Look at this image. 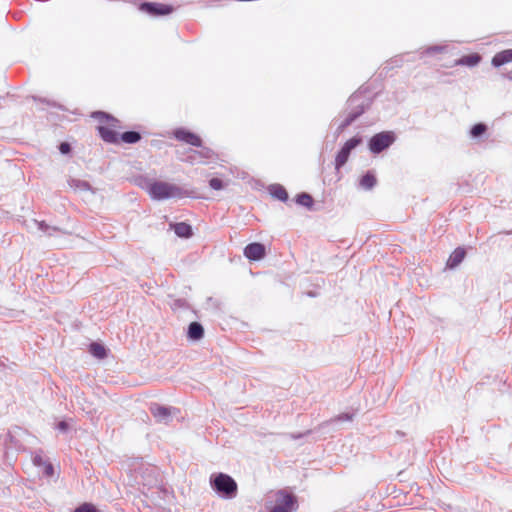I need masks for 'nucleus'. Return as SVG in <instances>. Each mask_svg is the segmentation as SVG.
Returning a JSON list of instances; mask_svg holds the SVG:
<instances>
[{"instance_id":"1","label":"nucleus","mask_w":512,"mask_h":512,"mask_svg":"<svg viewBox=\"0 0 512 512\" xmlns=\"http://www.w3.org/2000/svg\"><path fill=\"white\" fill-rule=\"evenodd\" d=\"M95 117L99 119L100 125L98 131L101 138L107 143L118 144L121 124L118 119L104 112L95 113Z\"/></svg>"},{"instance_id":"2","label":"nucleus","mask_w":512,"mask_h":512,"mask_svg":"<svg viewBox=\"0 0 512 512\" xmlns=\"http://www.w3.org/2000/svg\"><path fill=\"white\" fill-rule=\"evenodd\" d=\"M148 193L156 200L182 198L186 194L185 191L177 185L163 181H152L148 186Z\"/></svg>"},{"instance_id":"3","label":"nucleus","mask_w":512,"mask_h":512,"mask_svg":"<svg viewBox=\"0 0 512 512\" xmlns=\"http://www.w3.org/2000/svg\"><path fill=\"white\" fill-rule=\"evenodd\" d=\"M274 501L269 512H292L298 507L296 496L285 489L275 492Z\"/></svg>"},{"instance_id":"4","label":"nucleus","mask_w":512,"mask_h":512,"mask_svg":"<svg viewBox=\"0 0 512 512\" xmlns=\"http://www.w3.org/2000/svg\"><path fill=\"white\" fill-rule=\"evenodd\" d=\"M212 486L218 493L228 498L235 497L238 488L235 480L224 473H219L214 477Z\"/></svg>"},{"instance_id":"5","label":"nucleus","mask_w":512,"mask_h":512,"mask_svg":"<svg viewBox=\"0 0 512 512\" xmlns=\"http://www.w3.org/2000/svg\"><path fill=\"white\" fill-rule=\"evenodd\" d=\"M395 141L394 133L384 131L375 134L369 141V149L373 153H380L388 148Z\"/></svg>"},{"instance_id":"6","label":"nucleus","mask_w":512,"mask_h":512,"mask_svg":"<svg viewBox=\"0 0 512 512\" xmlns=\"http://www.w3.org/2000/svg\"><path fill=\"white\" fill-rule=\"evenodd\" d=\"M361 143V138L353 137L345 142L335 159L336 169H340L348 160L351 150Z\"/></svg>"},{"instance_id":"7","label":"nucleus","mask_w":512,"mask_h":512,"mask_svg":"<svg viewBox=\"0 0 512 512\" xmlns=\"http://www.w3.org/2000/svg\"><path fill=\"white\" fill-rule=\"evenodd\" d=\"M140 10L150 15L162 16L172 12V7L162 3L144 2L140 5Z\"/></svg>"},{"instance_id":"8","label":"nucleus","mask_w":512,"mask_h":512,"mask_svg":"<svg viewBox=\"0 0 512 512\" xmlns=\"http://www.w3.org/2000/svg\"><path fill=\"white\" fill-rule=\"evenodd\" d=\"M173 135L178 141L184 142L186 144H189V145H192L195 147H200L202 145L201 138L197 134H195L191 131H188L186 129H182V128L176 129L173 132Z\"/></svg>"},{"instance_id":"9","label":"nucleus","mask_w":512,"mask_h":512,"mask_svg":"<svg viewBox=\"0 0 512 512\" xmlns=\"http://www.w3.org/2000/svg\"><path fill=\"white\" fill-rule=\"evenodd\" d=\"M265 254L266 249L264 245L258 242L250 243L244 249L245 257L252 261L261 260Z\"/></svg>"},{"instance_id":"10","label":"nucleus","mask_w":512,"mask_h":512,"mask_svg":"<svg viewBox=\"0 0 512 512\" xmlns=\"http://www.w3.org/2000/svg\"><path fill=\"white\" fill-rule=\"evenodd\" d=\"M466 251L462 247L456 248L449 256L446 266L450 269L457 267L465 258Z\"/></svg>"},{"instance_id":"11","label":"nucleus","mask_w":512,"mask_h":512,"mask_svg":"<svg viewBox=\"0 0 512 512\" xmlns=\"http://www.w3.org/2000/svg\"><path fill=\"white\" fill-rule=\"evenodd\" d=\"M509 62H512V49L500 51L492 58V64L495 67H500Z\"/></svg>"},{"instance_id":"12","label":"nucleus","mask_w":512,"mask_h":512,"mask_svg":"<svg viewBox=\"0 0 512 512\" xmlns=\"http://www.w3.org/2000/svg\"><path fill=\"white\" fill-rule=\"evenodd\" d=\"M204 335V329L198 322L190 323L188 327V337L191 340H200Z\"/></svg>"},{"instance_id":"13","label":"nucleus","mask_w":512,"mask_h":512,"mask_svg":"<svg viewBox=\"0 0 512 512\" xmlns=\"http://www.w3.org/2000/svg\"><path fill=\"white\" fill-rule=\"evenodd\" d=\"M150 411L158 421L166 420L171 414L168 408L159 405H154L150 408Z\"/></svg>"},{"instance_id":"14","label":"nucleus","mask_w":512,"mask_h":512,"mask_svg":"<svg viewBox=\"0 0 512 512\" xmlns=\"http://www.w3.org/2000/svg\"><path fill=\"white\" fill-rule=\"evenodd\" d=\"M141 139V135L136 131H128L124 133H119V143L124 142L127 144L137 143Z\"/></svg>"},{"instance_id":"15","label":"nucleus","mask_w":512,"mask_h":512,"mask_svg":"<svg viewBox=\"0 0 512 512\" xmlns=\"http://www.w3.org/2000/svg\"><path fill=\"white\" fill-rule=\"evenodd\" d=\"M174 232L179 237H185L188 238L192 235V229L191 226L187 223L180 222L173 225Z\"/></svg>"},{"instance_id":"16","label":"nucleus","mask_w":512,"mask_h":512,"mask_svg":"<svg viewBox=\"0 0 512 512\" xmlns=\"http://www.w3.org/2000/svg\"><path fill=\"white\" fill-rule=\"evenodd\" d=\"M481 60V57L477 53L469 54L463 56L461 59L457 61V64L459 65H465V66H475L477 65Z\"/></svg>"},{"instance_id":"17","label":"nucleus","mask_w":512,"mask_h":512,"mask_svg":"<svg viewBox=\"0 0 512 512\" xmlns=\"http://www.w3.org/2000/svg\"><path fill=\"white\" fill-rule=\"evenodd\" d=\"M89 352L99 358V359H102L106 356V349L103 345L99 344V343H96V342H93L90 344L89 346Z\"/></svg>"},{"instance_id":"18","label":"nucleus","mask_w":512,"mask_h":512,"mask_svg":"<svg viewBox=\"0 0 512 512\" xmlns=\"http://www.w3.org/2000/svg\"><path fill=\"white\" fill-rule=\"evenodd\" d=\"M375 184L376 177L370 172L366 173L360 180L361 187L366 190L372 189Z\"/></svg>"},{"instance_id":"19","label":"nucleus","mask_w":512,"mask_h":512,"mask_svg":"<svg viewBox=\"0 0 512 512\" xmlns=\"http://www.w3.org/2000/svg\"><path fill=\"white\" fill-rule=\"evenodd\" d=\"M271 194L273 197L280 201H286L288 199V193L286 189L281 185H274L271 188Z\"/></svg>"},{"instance_id":"20","label":"nucleus","mask_w":512,"mask_h":512,"mask_svg":"<svg viewBox=\"0 0 512 512\" xmlns=\"http://www.w3.org/2000/svg\"><path fill=\"white\" fill-rule=\"evenodd\" d=\"M296 202L299 205L311 208L313 205V198L307 193H301L296 197Z\"/></svg>"},{"instance_id":"21","label":"nucleus","mask_w":512,"mask_h":512,"mask_svg":"<svg viewBox=\"0 0 512 512\" xmlns=\"http://www.w3.org/2000/svg\"><path fill=\"white\" fill-rule=\"evenodd\" d=\"M486 125L482 124V123H478L476 125H474L471 129V135L473 137H478L482 134H484L486 132Z\"/></svg>"},{"instance_id":"22","label":"nucleus","mask_w":512,"mask_h":512,"mask_svg":"<svg viewBox=\"0 0 512 512\" xmlns=\"http://www.w3.org/2000/svg\"><path fill=\"white\" fill-rule=\"evenodd\" d=\"M209 186L213 190H221L225 187V184L221 179L214 177V178L210 179Z\"/></svg>"},{"instance_id":"23","label":"nucleus","mask_w":512,"mask_h":512,"mask_svg":"<svg viewBox=\"0 0 512 512\" xmlns=\"http://www.w3.org/2000/svg\"><path fill=\"white\" fill-rule=\"evenodd\" d=\"M75 512H97L95 507L91 504H83L80 507H78Z\"/></svg>"},{"instance_id":"24","label":"nucleus","mask_w":512,"mask_h":512,"mask_svg":"<svg viewBox=\"0 0 512 512\" xmlns=\"http://www.w3.org/2000/svg\"><path fill=\"white\" fill-rule=\"evenodd\" d=\"M59 149H60L61 153L66 154L70 151V145L66 142H63L60 144Z\"/></svg>"},{"instance_id":"25","label":"nucleus","mask_w":512,"mask_h":512,"mask_svg":"<svg viewBox=\"0 0 512 512\" xmlns=\"http://www.w3.org/2000/svg\"><path fill=\"white\" fill-rule=\"evenodd\" d=\"M45 470H46V474H47V475H52V474H53V467H52V465H51V464H48V465L46 466V469H45Z\"/></svg>"},{"instance_id":"26","label":"nucleus","mask_w":512,"mask_h":512,"mask_svg":"<svg viewBox=\"0 0 512 512\" xmlns=\"http://www.w3.org/2000/svg\"><path fill=\"white\" fill-rule=\"evenodd\" d=\"M59 428L62 429V430L66 429V423L65 422H61L59 424Z\"/></svg>"},{"instance_id":"27","label":"nucleus","mask_w":512,"mask_h":512,"mask_svg":"<svg viewBox=\"0 0 512 512\" xmlns=\"http://www.w3.org/2000/svg\"><path fill=\"white\" fill-rule=\"evenodd\" d=\"M508 79L512 80V71L509 73Z\"/></svg>"},{"instance_id":"28","label":"nucleus","mask_w":512,"mask_h":512,"mask_svg":"<svg viewBox=\"0 0 512 512\" xmlns=\"http://www.w3.org/2000/svg\"><path fill=\"white\" fill-rule=\"evenodd\" d=\"M345 419L351 420V417L350 416H346Z\"/></svg>"}]
</instances>
